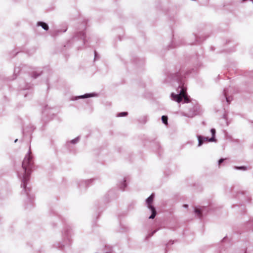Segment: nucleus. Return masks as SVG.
<instances>
[{"mask_svg":"<svg viewBox=\"0 0 253 253\" xmlns=\"http://www.w3.org/2000/svg\"><path fill=\"white\" fill-rule=\"evenodd\" d=\"M96 52H95V59L96 58Z\"/></svg>","mask_w":253,"mask_h":253,"instance_id":"f3484780","label":"nucleus"},{"mask_svg":"<svg viewBox=\"0 0 253 253\" xmlns=\"http://www.w3.org/2000/svg\"><path fill=\"white\" fill-rule=\"evenodd\" d=\"M31 150L29 149L22 163L23 172L18 173V176L22 179L21 186L26 189V182L29 179L31 167L33 164L32 157L31 156Z\"/></svg>","mask_w":253,"mask_h":253,"instance_id":"f257e3e1","label":"nucleus"},{"mask_svg":"<svg viewBox=\"0 0 253 253\" xmlns=\"http://www.w3.org/2000/svg\"><path fill=\"white\" fill-rule=\"evenodd\" d=\"M235 169H237L243 170H245L247 169V168L245 167H235Z\"/></svg>","mask_w":253,"mask_h":253,"instance_id":"9d476101","label":"nucleus"},{"mask_svg":"<svg viewBox=\"0 0 253 253\" xmlns=\"http://www.w3.org/2000/svg\"><path fill=\"white\" fill-rule=\"evenodd\" d=\"M195 212L197 214V215L198 216H200V214H201V211H200V210L199 209H198V208L195 209Z\"/></svg>","mask_w":253,"mask_h":253,"instance_id":"9b49d317","label":"nucleus"},{"mask_svg":"<svg viewBox=\"0 0 253 253\" xmlns=\"http://www.w3.org/2000/svg\"><path fill=\"white\" fill-rule=\"evenodd\" d=\"M180 90L177 91V94L172 93L171 94V98L172 100L175 101L178 103L180 102L182 99L184 100V103H187L189 101L188 96L185 93V90L183 87H180Z\"/></svg>","mask_w":253,"mask_h":253,"instance_id":"f03ea898","label":"nucleus"},{"mask_svg":"<svg viewBox=\"0 0 253 253\" xmlns=\"http://www.w3.org/2000/svg\"><path fill=\"white\" fill-rule=\"evenodd\" d=\"M91 96H93V94H86L84 95L79 96V98H87V97H91Z\"/></svg>","mask_w":253,"mask_h":253,"instance_id":"0eeeda50","label":"nucleus"},{"mask_svg":"<svg viewBox=\"0 0 253 253\" xmlns=\"http://www.w3.org/2000/svg\"><path fill=\"white\" fill-rule=\"evenodd\" d=\"M198 146H200L204 143V142L209 141V139L210 138H209L208 137H203L202 136H198Z\"/></svg>","mask_w":253,"mask_h":253,"instance_id":"20e7f679","label":"nucleus"},{"mask_svg":"<svg viewBox=\"0 0 253 253\" xmlns=\"http://www.w3.org/2000/svg\"><path fill=\"white\" fill-rule=\"evenodd\" d=\"M17 141V139H16L14 141V142H16Z\"/></svg>","mask_w":253,"mask_h":253,"instance_id":"a211bd4d","label":"nucleus"},{"mask_svg":"<svg viewBox=\"0 0 253 253\" xmlns=\"http://www.w3.org/2000/svg\"><path fill=\"white\" fill-rule=\"evenodd\" d=\"M125 182H126V180H124V183L122 184V186L121 187V188L124 189L126 186V184L125 183Z\"/></svg>","mask_w":253,"mask_h":253,"instance_id":"ddd939ff","label":"nucleus"},{"mask_svg":"<svg viewBox=\"0 0 253 253\" xmlns=\"http://www.w3.org/2000/svg\"><path fill=\"white\" fill-rule=\"evenodd\" d=\"M185 208H187L188 207V205H184L183 206Z\"/></svg>","mask_w":253,"mask_h":253,"instance_id":"2eb2a0df","label":"nucleus"},{"mask_svg":"<svg viewBox=\"0 0 253 253\" xmlns=\"http://www.w3.org/2000/svg\"><path fill=\"white\" fill-rule=\"evenodd\" d=\"M38 26H41L42 27V28L44 29L45 30H47L48 29V26L45 23L42 22H39L38 23Z\"/></svg>","mask_w":253,"mask_h":253,"instance_id":"423d86ee","label":"nucleus"},{"mask_svg":"<svg viewBox=\"0 0 253 253\" xmlns=\"http://www.w3.org/2000/svg\"><path fill=\"white\" fill-rule=\"evenodd\" d=\"M79 141V137H77L76 138L74 139H73L72 141H71V143H77L78 141Z\"/></svg>","mask_w":253,"mask_h":253,"instance_id":"f8f14e48","label":"nucleus"},{"mask_svg":"<svg viewBox=\"0 0 253 253\" xmlns=\"http://www.w3.org/2000/svg\"><path fill=\"white\" fill-rule=\"evenodd\" d=\"M211 133L212 134V137L209 139V142H213L215 141V139L214 138L215 134V130L214 128H212L211 130Z\"/></svg>","mask_w":253,"mask_h":253,"instance_id":"39448f33","label":"nucleus"},{"mask_svg":"<svg viewBox=\"0 0 253 253\" xmlns=\"http://www.w3.org/2000/svg\"><path fill=\"white\" fill-rule=\"evenodd\" d=\"M162 120L163 122L165 124H167V123H168V117L167 116H163L162 117Z\"/></svg>","mask_w":253,"mask_h":253,"instance_id":"6e6552de","label":"nucleus"},{"mask_svg":"<svg viewBox=\"0 0 253 253\" xmlns=\"http://www.w3.org/2000/svg\"><path fill=\"white\" fill-rule=\"evenodd\" d=\"M154 195L152 194L146 200V203L148 205V208L151 211L152 214L149 216L150 219H153L156 214V211L155 208L151 205L154 198Z\"/></svg>","mask_w":253,"mask_h":253,"instance_id":"7ed1b4c3","label":"nucleus"},{"mask_svg":"<svg viewBox=\"0 0 253 253\" xmlns=\"http://www.w3.org/2000/svg\"><path fill=\"white\" fill-rule=\"evenodd\" d=\"M226 101H227V102H228V101H228V98H227L226 96Z\"/></svg>","mask_w":253,"mask_h":253,"instance_id":"dca6fc26","label":"nucleus"},{"mask_svg":"<svg viewBox=\"0 0 253 253\" xmlns=\"http://www.w3.org/2000/svg\"><path fill=\"white\" fill-rule=\"evenodd\" d=\"M127 115V112H122L118 114L117 117H123Z\"/></svg>","mask_w":253,"mask_h":253,"instance_id":"1a4fd4ad","label":"nucleus"},{"mask_svg":"<svg viewBox=\"0 0 253 253\" xmlns=\"http://www.w3.org/2000/svg\"><path fill=\"white\" fill-rule=\"evenodd\" d=\"M223 161H224V159H220L218 161L219 164H220L221 163H222L223 162Z\"/></svg>","mask_w":253,"mask_h":253,"instance_id":"4468645a","label":"nucleus"}]
</instances>
